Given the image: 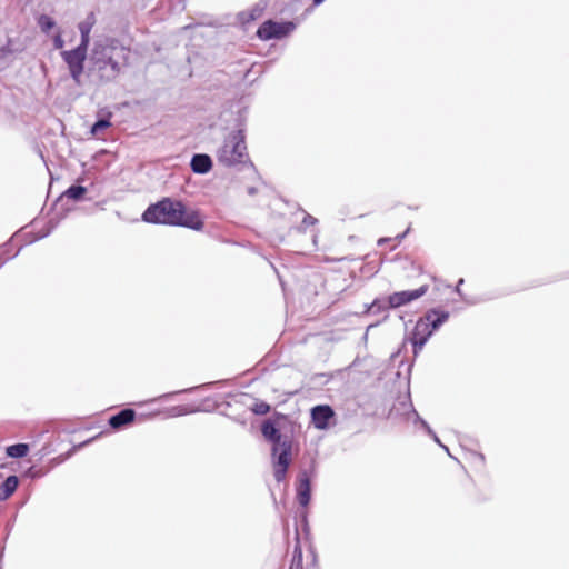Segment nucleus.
<instances>
[{
  "instance_id": "obj_1",
  "label": "nucleus",
  "mask_w": 569,
  "mask_h": 569,
  "mask_svg": "<svg viewBox=\"0 0 569 569\" xmlns=\"http://www.w3.org/2000/svg\"><path fill=\"white\" fill-rule=\"evenodd\" d=\"M146 222L182 226L201 230L203 222L197 211L188 210L180 201L166 198L150 206L142 214Z\"/></svg>"
},
{
  "instance_id": "obj_2",
  "label": "nucleus",
  "mask_w": 569,
  "mask_h": 569,
  "mask_svg": "<svg viewBox=\"0 0 569 569\" xmlns=\"http://www.w3.org/2000/svg\"><path fill=\"white\" fill-rule=\"evenodd\" d=\"M126 59L127 50L117 40H99L90 54L91 70L102 80L109 81L120 73L121 64Z\"/></svg>"
},
{
  "instance_id": "obj_3",
  "label": "nucleus",
  "mask_w": 569,
  "mask_h": 569,
  "mask_svg": "<svg viewBox=\"0 0 569 569\" xmlns=\"http://www.w3.org/2000/svg\"><path fill=\"white\" fill-rule=\"evenodd\" d=\"M244 139L242 130L230 133L217 151L219 162L226 167L244 163L248 160Z\"/></svg>"
},
{
  "instance_id": "obj_4",
  "label": "nucleus",
  "mask_w": 569,
  "mask_h": 569,
  "mask_svg": "<svg viewBox=\"0 0 569 569\" xmlns=\"http://www.w3.org/2000/svg\"><path fill=\"white\" fill-rule=\"evenodd\" d=\"M447 319L446 313L431 311L421 318L415 326L412 331L411 342L413 345V352L417 355L422 349L432 331L437 329Z\"/></svg>"
},
{
  "instance_id": "obj_5",
  "label": "nucleus",
  "mask_w": 569,
  "mask_h": 569,
  "mask_svg": "<svg viewBox=\"0 0 569 569\" xmlns=\"http://www.w3.org/2000/svg\"><path fill=\"white\" fill-rule=\"evenodd\" d=\"M88 47L78 46L73 50L62 51L61 56L69 67L72 79L79 83L83 71V62L86 60Z\"/></svg>"
},
{
  "instance_id": "obj_6",
  "label": "nucleus",
  "mask_w": 569,
  "mask_h": 569,
  "mask_svg": "<svg viewBox=\"0 0 569 569\" xmlns=\"http://www.w3.org/2000/svg\"><path fill=\"white\" fill-rule=\"evenodd\" d=\"M295 30L292 22H274L272 20L266 21L258 29L257 34L262 40L280 39Z\"/></svg>"
},
{
  "instance_id": "obj_7",
  "label": "nucleus",
  "mask_w": 569,
  "mask_h": 569,
  "mask_svg": "<svg viewBox=\"0 0 569 569\" xmlns=\"http://www.w3.org/2000/svg\"><path fill=\"white\" fill-rule=\"evenodd\" d=\"M272 455L274 459V478L280 482L286 477L287 468L291 460V449L288 445H278V447L273 449Z\"/></svg>"
},
{
  "instance_id": "obj_8",
  "label": "nucleus",
  "mask_w": 569,
  "mask_h": 569,
  "mask_svg": "<svg viewBox=\"0 0 569 569\" xmlns=\"http://www.w3.org/2000/svg\"><path fill=\"white\" fill-rule=\"evenodd\" d=\"M427 292V286H421L416 290L399 291L388 297V306L390 308H398L407 305Z\"/></svg>"
},
{
  "instance_id": "obj_9",
  "label": "nucleus",
  "mask_w": 569,
  "mask_h": 569,
  "mask_svg": "<svg viewBox=\"0 0 569 569\" xmlns=\"http://www.w3.org/2000/svg\"><path fill=\"white\" fill-rule=\"evenodd\" d=\"M333 410L329 406H316L311 410V418L315 427L325 430L329 427V421L333 418Z\"/></svg>"
},
{
  "instance_id": "obj_10",
  "label": "nucleus",
  "mask_w": 569,
  "mask_h": 569,
  "mask_svg": "<svg viewBox=\"0 0 569 569\" xmlns=\"http://www.w3.org/2000/svg\"><path fill=\"white\" fill-rule=\"evenodd\" d=\"M262 435L270 441L273 442L272 450L278 447V445H288L291 448V440L288 438H282L279 430L274 427V425L270 421H266L262 425Z\"/></svg>"
},
{
  "instance_id": "obj_11",
  "label": "nucleus",
  "mask_w": 569,
  "mask_h": 569,
  "mask_svg": "<svg viewBox=\"0 0 569 569\" xmlns=\"http://www.w3.org/2000/svg\"><path fill=\"white\" fill-rule=\"evenodd\" d=\"M297 499L302 507H306L310 500V480L306 472L299 478V485L297 488Z\"/></svg>"
},
{
  "instance_id": "obj_12",
  "label": "nucleus",
  "mask_w": 569,
  "mask_h": 569,
  "mask_svg": "<svg viewBox=\"0 0 569 569\" xmlns=\"http://www.w3.org/2000/svg\"><path fill=\"white\" fill-rule=\"evenodd\" d=\"M96 23L93 13H90L83 21L78 24L81 34L80 46L88 47L90 42V32Z\"/></svg>"
},
{
  "instance_id": "obj_13",
  "label": "nucleus",
  "mask_w": 569,
  "mask_h": 569,
  "mask_svg": "<svg viewBox=\"0 0 569 569\" xmlns=\"http://www.w3.org/2000/svg\"><path fill=\"white\" fill-rule=\"evenodd\" d=\"M212 167L211 158L208 154H194L191 160V168L196 173H207Z\"/></svg>"
},
{
  "instance_id": "obj_14",
  "label": "nucleus",
  "mask_w": 569,
  "mask_h": 569,
  "mask_svg": "<svg viewBox=\"0 0 569 569\" xmlns=\"http://www.w3.org/2000/svg\"><path fill=\"white\" fill-rule=\"evenodd\" d=\"M134 416H136V413L133 410L124 409V410L120 411L119 413L112 416L109 420V423L112 428L119 429V428L130 423L131 421H133Z\"/></svg>"
},
{
  "instance_id": "obj_15",
  "label": "nucleus",
  "mask_w": 569,
  "mask_h": 569,
  "mask_svg": "<svg viewBox=\"0 0 569 569\" xmlns=\"http://www.w3.org/2000/svg\"><path fill=\"white\" fill-rule=\"evenodd\" d=\"M19 479L17 476H9L0 487V499H8L18 488Z\"/></svg>"
},
{
  "instance_id": "obj_16",
  "label": "nucleus",
  "mask_w": 569,
  "mask_h": 569,
  "mask_svg": "<svg viewBox=\"0 0 569 569\" xmlns=\"http://www.w3.org/2000/svg\"><path fill=\"white\" fill-rule=\"evenodd\" d=\"M37 24H38L39 29L41 30V32H43L46 34H50L51 30L58 29L57 22L54 21V19L48 14H40L37 18Z\"/></svg>"
},
{
  "instance_id": "obj_17",
  "label": "nucleus",
  "mask_w": 569,
  "mask_h": 569,
  "mask_svg": "<svg viewBox=\"0 0 569 569\" xmlns=\"http://www.w3.org/2000/svg\"><path fill=\"white\" fill-rule=\"evenodd\" d=\"M263 8L260 6H256L249 11H243L239 13V20L242 24L249 23L261 17Z\"/></svg>"
},
{
  "instance_id": "obj_18",
  "label": "nucleus",
  "mask_w": 569,
  "mask_h": 569,
  "mask_svg": "<svg viewBox=\"0 0 569 569\" xmlns=\"http://www.w3.org/2000/svg\"><path fill=\"white\" fill-rule=\"evenodd\" d=\"M7 455L11 458H22L28 455L29 446L27 443H17L7 447Z\"/></svg>"
},
{
  "instance_id": "obj_19",
  "label": "nucleus",
  "mask_w": 569,
  "mask_h": 569,
  "mask_svg": "<svg viewBox=\"0 0 569 569\" xmlns=\"http://www.w3.org/2000/svg\"><path fill=\"white\" fill-rule=\"evenodd\" d=\"M87 192V189L81 186H71L66 192L64 196L72 200H80L82 196Z\"/></svg>"
},
{
  "instance_id": "obj_20",
  "label": "nucleus",
  "mask_w": 569,
  "mask_h": 569,
  "mask_svg": "<svg viewBox=\"0 0 569 569\" xmlns=\"http://www.w3.org/2000/svg\"><path fill=\"white\" fill-rule=\"evenodd\" d=\"M111 126L110 121L108 119H100L98 120L91 128V134L93 137H98L99 133L109 128Z\"/></svg>"
},
{
  "instance_id": "obj_21",
  "label": "nucleus",
  "mask_w": 569,
  "mask_h": 569,
  "mask_svg": "<svg viewBox=\"0 0 569 569\" xmlns=\"http://www.w3.org/2000/svg\"><path fill=\"white\" fill-rule=\"evenodd\" d=\"M290 569H302V551L298 545L296 546L293 551V558L291 561Z\"/></svg>"
},
{
  "instance_id": "obj_22",
  "label": "nucleus",
  "mask_w": 569,
  "mask_h": 569,
  "mask_svg": "<svg viewBox=\"0 0 569 569\" xmlns=\"http://www.w3.org/2000/svg\"><path fill=\"white\" fill-rule=\"evenodd\" d=\"M388 308H390V307L388 306V300H387V301H385V300H379V299H377V300H375V301L370 305V307L368 308V311L376 312V311H380V310H386V309H388Z\"/></svg>"
},
{
  "instance_id": "obj_23",
  "label": "nucleus",
  "mask_w": 569,
  "mask_h": 569,
  "mask_svg": "<svg viewBox=\"0 0 569 569\" xmlns=\"http://www.w3.org/2000/svg\"><path fill=\"white\" fill-rule=\"evenodd\" d=\"M53 47L56 49H62L64 47V40L62 38V32L60 29H57L54 34L52 36Z\"/></svg>"
},
{
  "instance_id": "obj_24",
  "label": "nucleus",
  "mask_w": 569,
  "mask_h": 569,
  "mask_svg": "<svg viewBox=\"0 0 569 569\" xmlns=\"http://www.w3.org/2000/svg\"><path fill=\"white\" fill-rule=\"evenodd\" d=\"M270 410V406L266 402L257 403L253 408V412L257 415H266Z\"/></svg>"
},
{
  "instance_id": "obj_25",
  "label": "nucleus",
  "mask_w": 569,
  "mask_h": 569,
  "mask_svg": "<svg viewBox=\"0 0 569 569\" xmlns=\"http://www.w3.org/2000/svg\"><path fill=\"white\" fill-rule=\"evenodd\" d=\"M316 222H317L316 218H313L310 214H306L305 218H303L302 224L306 228L308 226L315 224Z\"/></svg>"
},
{
  "instance_id": "obj_26",
  "label": "nucleus",
  "mask_w": 569,
  "mask_h": 569,
  "mask_svg": "<svg viewBox=\"0 0 569 569\" xmlns=\"http://www.w3.org/2000/svg\"><path fill=\"white\" fill-rule=\"evenodd\" d=\"M419 420H420L421 425H422V426L428 430V433H429V435H432V437H433L435 441L439 442V439L437 438V436H436V435H433V433H432V431H431V429L429 428V426L427 425V422H426V421H423V420H421V419H419Z\"/></svg>"
},
{
  "instance_id": "obj_27",
  "label": "nucleus",
  "mask_w": 569,
  "mask_h": 569,
  "mask_svg": "<svg viewBox=\"0 0 569 569\" xmlns=\"http://www.w3.org/2000/svg\"><path fill=\"white\" fill-rule=\"evenodd\" d=\"M462 284V278L458 280L456 291L459 292V287Z\"/></svg>"
},
{
  "instance_id": "obj_28",
  "label": "nucleus",
  "mask_w": 569,
  "mask_h": 569,
  "mask_svg": "<svg viewBox=\"0 0 569 569\" xmlns=\"http://www.w3.org/2000/svg\"><path fill=\"white\" fill-rule=\"evenodd\" d=\"M323 0H313L315 4H320Z\"/></svg>"
}]
</instances>
